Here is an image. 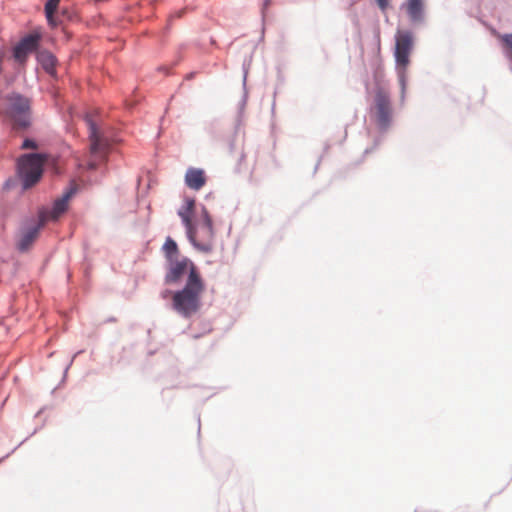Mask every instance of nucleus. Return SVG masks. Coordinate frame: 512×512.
<instances>
[{"mask_svg":"<svg viewBox=\"0 0 512 512\" xmlns=\"http://www.w3.org/2000/svg\"><path fill=\"white\" fill-rule=\"evenodd\" d=\"M194 199H186L185 205L178 211V215L185 225L190 242L199 251L208 253L213 249L214 230L208 211L203 208L200 217L193 223Z\"/></svg>","mask_w":512,"mask_h":512,"instance_id":"f257e3e1","label":"nucleus"},{"mask_svg":"<svg viewBox=\"0 0 512 512\" xmlns=\"http://www.w3.org/2000/svg\"><path fill=\"white\" fill-rule=\"evenodd\" d=\"M205 291L202 278L186 281L184 287L172 294V309L184 318H190L201 308V298Z\"/></svg>","mask_w":512,"mask_h":512,"instance_id":"f03ea898","label":"nucleus"},{"mask_svg":"<svg viewBox=\"0 0 512 512\" xmlns=\"http://www.w3.org/2000/svg\"><path fill=\"white\" fill-rule=\"evenodd\" d=\"M46 156L43 154H25L18 162L19 174L23 181V187L28 189L35 185L41 178Z\"/></svg>","mask_w":512,"mask_h":512,"instance_id":"7ed1b4c3","label":"nucleus"},{"mask_svg":"<svg viewBox=\"0 0 512 512\" xmlns=\"http://www.w3.org/2000/svg\"><path fill=\"white\" fill-rule=\"evenodd\" d=\"M187 275L186 281L202 278L196 265L187 257L182 256L166 262L164 281L166 284H176Z\"/></svg>","mask_w":512,"mask_h":512,"instance_id":"20e7f679","label":"nucleus"},{"mask_svg":"<svg viewBox=\"0 0 512 512\" xmlns=\"http://www.w3.org/2000/svg\"><path fill=\"white\" fill-rule=\"evenodd\" d=\"M7 114L15 129H26L30 125V102L27 98L12 94L7 98Z\"/></svg>","mask_w":512,"mask_h":512,"instance_id":"39448f33","label":"nucleus"},{"mask_svg":"<svg viewBox=\"0 0 512 512\" xmlns=\"http://www.w3.org/2000/svg\"><path fill=\"white\" fill-rule=\"evenodd\" d=\"M371 114L381 130H386L390 126L392 121V107L389 92L382 86H379L376 90Z\"/></svg>","mask_w":512,"mask_h":512,"instance_id":"423d86ee","label":"nucleus"},{"mask_svg":"<svg viewBox=\"0 0 512 512\" xmlns=\"http://www.w3.org/2000/svg\"><path fill=\"white\" fill-rule=\"evenodd\" d=\"M395 60L400 67V78L404 82V74L410 63L409 56L413 49V34L408 30H398L396 33Z\"/></svg>","mask_w":512,"mask_h":512,"instance_id":"0eeeda50","label":"nucleus"},{"mask_svg":"<svg viewBox=\"0 0 512 512\" xmlns=\"http://www.w3.org/2000/svg\"><path fill=\"white\" fill-rule=\"evenodd\" d=\"M76 190V185H71L63 195L54 202L51 209H42L39 212V220L41 221V224L57 220L67 210L68 202L76 193Z\"/></svg>","mask_w":512,"mask_h":512,"instance_id":"6e6552de","label":"nucleus"},{"mask_svg":"<svg viewBox=\"0 0 512 512\" xmlns=\"http://www.w3.org/2000/svg\"><path fill=\"white\" fill-rule=\"evenodd\" d=\"M41 35L38 32H33L24 38L14 47V58L19 62H24L27 56L34 52L39 45Z\"/></svg>","mask_w":512,"mask_h":512,"instance_id":"1a4fd4ad","label":"nucleus"},{"mask_svg":"<svg viewBox=\"0 0 512 512\" xmlns=\"http://www.w3.org/2000/svg\"><path fill=\"white\" fill-rule=\"evenodd\" d=\"M45 224H41V221L38 219V222L32 226L27 227L21 232L20 238L17 243V247L20 251H27L33 242L37 239L39 235L40 229Z\"/></svg>","mask_w":512,"mask_h":512,"instance_id":"9d476101","label":"nucleus"},{"mask_svg":"<svg viewBox=\"0 0 512 512\" xmlns=\"http://www.w3.org/2000/svg\"><path fill=\"white\" fill-rule=\"evenodd\" d=\"M207 181L203 169L190 167L185 174V184L192 190H200L205 186Z\"/></svg>","mask_w":512,"mask_h":512,"instance_id":"9b49d317","label":"nucleus"},{"mask_svg":"<svg viewBox=\"0 0 512 512\" xmlns=\"http://www.w3.org/2000/svg\"><path fill=\"white\" fill-rule=\"evenodd\" d=\"M86 122L89 127V138H90V150L91 153L96 154L103 150L104 143L101 139L100 133L96 127V125L92 122V120L87 117Z\"/></svg>","mask_w":512,"mask_h":512,"instance_id":"f8f14e48","label":"nucleus"},{"mask_svg":"<svg viewBox=\"0 0 512 512\" xmlns=\"http://www.w3.org/2000/svg\"><path fill=\"white\" fill-rule=\"evenodd\" d=\"M406 11L409 15L410 19L414 22H418L422 20L423 14V2L422 0H407Z\"/></svg>","mask_w":512,"mask_h":512,"instance_id":"ddd939ff","label":"nucleus"},{"mask_svg":"<svg viewBox=\"0 0 512 512\" xmlns=\"http://www.w3.org/2000/svg\"><path fill=\"white\" fill-rule=\"evenodd\" d=\"M162 250H163L166 262L176 259V258H179V257H182L180 255V251H179L177 243L171 237L166 238V241L162 247Z\"/></svg>","mask_w":512,"mask_h":512,"instance_id":"4468645a","label":"nucleus"},{"mask_svg":"<svg viewBox=\"0 0 512 512\" xmlns=\"http://www.w3.org/2000/svg\"><path fill=\"white\" fill-rule=\"evenodd\" d=\"M38 61L47 73L51 75L55 73L56 58L50 52H40L38 54Z\"/></svg>","mask_w":512,"mask_h":512,"instance_id":"2eb2a0df","label":"nucleus"},{"mask_svg":"<svg viewBox=\"0 0 512 512\" xmlns=\"http://www.w3.org/2000/svg\"><path fill=\"white\" fill-rule=\"evenodd\" d=\"M60 0H48L45 4V14L50 23H52L53 15L58 8Z\"/></svg>","mask_w":512,"mask_h":512,"instance_id":"dca6fc26","label":"nucleus"},{"mask_svg":"<svg viewBox=\"0 0 512 512\" xmlns=\"http://www.w3.org/2000/svg\"><path fill=\"white\" fill-rule=\"evenodd\" d=\"M501 39L507 48V56L512 59V34L503 35Z\"/></svg>","mask_w":512,"mask_h":512,"instance_id":"f3484780","label":"nucleus"},{"mask_svg":"<svg viewBox=\"0 0 512 512\" xmlns=\"http://www.w3.org/2000/svg\"><path fill=\"white\" fill-rule=\"evenodd\" d=\"M22 149H37V144L34 140L25 139L21 146Z\"/></svg>","mask_w":512,"mask_h":512,"instance_id":"a211bd4d","label":"nucleus"},{"mask_svg":"<svg viewBox=\"0 0 512 512\" xmlns=\"http://www.w3.org/2000/svg\"><path fill=\"white\" fill-rule=\"evenodd\" d=\"M379 7L382 9V10H385L387 7H388V0H376Z\"/></svg>","mask_w":512,"mask_h":512,"instance_id":"6ab92c4d","label":"nucleus"},{"mask_svg":"<svg viewBox=\"0 0 512 512\" xmlns=\"http://www.w3.org/2000/svg\"><path fill=\"white\" fill-rule=\"evenodd\" d=\"M168 293H169V291H165V292L162 294L163 298H166Z\"/></svg>","mask_w":512,"mask_h":512,"instance_id":"aec40b11","label":"nucleus"},{"mask_svg":"<svg viewBox=\"0 0 512 512\" xmlns=\"http://www.w3.org/2000/svg\"><path fill=\"white\" fill-rule=\"evenodd\" d=\"M244 159V154L241 152L240 154V161H242Z\"/></svg>","mask_w":512,"mask_h":512,"instance_id":"412c9836","label":"nucleus"}]
</instances>
